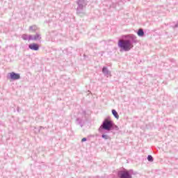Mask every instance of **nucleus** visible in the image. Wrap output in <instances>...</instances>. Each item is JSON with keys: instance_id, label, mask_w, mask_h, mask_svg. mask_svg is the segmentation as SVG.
<instances>
[{"instance_id": "f257e3e1", "label": "nucleus", "mask_w": 178, "mask_h": 178, "mask_svg": "<svg viewBox=\"0 0 178 178\" xmlns=\"http://www.w3.org/2000/svg\"><path fill=\"white\" fill-rule=\"evenodd\" d=\"M118 47L124 51H130L133 48V44L130 40H120L118 42Z\"/></svg>"}, {"instance_id": "f03ea898", "label": "nucleus", "mask_w": 178, "mask_h": 178, "mask_svg": "<svg viewBox=\"0 0 178 178\" xmlns=\"http://www.w3.org/2000/svg\"><path fill=\"white\" fill-rule=\"evenodd\" d=\"M102 126L104 130L109 131L112 129V127H113V124L112 123L111 120H110L108 119H106L104 121L103 124Z\"/></svg>"}, {"instance_id": "7ed1b4c3", "label": "nucleus", "mask_w": 178, "mask_h": 178, "mask_svg": "<svg viewBox=\"0 0 178 178\" xmlns=\"http://www.w3.org/2000/svg\"><path fill=\"white\" fill-rule=\"evenodd\" d=\"M118 177L120 178H131V173L128 170H122L118 172Z\"/></svg>"}, {"instance_id": "20e7f679", "label": "nucleus", "mask_w": 178, "mask_h": 178, "mask_svg": "<svg viewBox=\"0 0 178 178\" xmlns=\"http://www.w3.org/2000/svg\"><path fill=\"white\" fill-rule=\"evenodd\" d=\"M10 76V79L11 80H19L20 79V74L15 73V72H10L8 74Z\"/></svg>"}, {"instance_id": "39448f33", "label": "nucleus", "mask_w": 178, "mask_h": 178, "mask_svg": "<svg viewBox=\"0 0 178 178\" xmlns=\"http://www.w3.org/2000/svg\"><path fill=\"white\" fill-rule=\"evenodd\" d=\"M29 47L33 51H38V49H40V46H38V44L35 43H32L29 44Z\"/></svg>"}, {"instance_id": "423d86ee", "label": "nucleus", "mask_w": 178, "mask_h": 178, "mask_svg": "<svg viewBox=\"0 0 178 178\" xmlns=\"http://www.w3.org/2000/svg\"><path fill=\"white\" fill-rule=\"evenodd\" d=\"M102 72L103 73H104V74H111V72H109V70H108V68L106 67H103Z\"/></svg>"}, {"instance_id": "0eeeda50", "label": "nucleus", "mask_w": 178, "mask_h": 178, "mask_svg": "<svg viewBox=\"0 0 178 178\" xmlns=\"http://www.w3.org/2000/svg\"><path fill=\"white\" fill-rule=\"evenodd\" d=\"M112 113L115 119H119V114L116 111V110H112Z\"/></svg>"}, {"instance_id": "6e6552de", "label": "nucleus", "mask_w": 178, "mask_h": 178, "mask_svg": "<svg viewBox=\"0 0 178 178\" xmlns=\"http://www.w3.org/2000/svg\"><path fill=\"white\" fill-rule=\"evenodd\" d=\"M138 35H139V37H143L144 35V31H143V29H139L138 31Z\"/></svg>"}, {"instance_id": "1a4fd4ad", "label": "nucleus", "mask_w": 178, "mask_h": 178, "mask_svg": "<svg viewBox=\"0 0 178 178\" xmlns=\"http://www.w3.org/2000/svg\"><path fill=\"white\" fill-rule=\"evenodd\" d=\"M147 161H149V162H152L154 161V158H152V156L149 155L147 156Z\"/></svg>"}, {"instance_id": "9d476101", "label": "nucleus", "mask_w": 178, "mask_h": 178, "mask_svg": "<svg viewBox=\"0 0 178 178\" xmlns=\"http://www.w3.org/2000/svg\"><path fill=\"white\" fill-rule=\"evenodd\" d=\"M102 138L105 140H108V136L107 135H102Z\"/></svg>"}, {"instance_id": "9b49d317", "label": "nucleus", "mask_w": 178, "mask_h": 178, "mask_svg": "<svg viewBox=\"0 0 178 178\" xmlns=\"http://www.w3.org/2000/svg\"><path fill=\"white\" fill-rule=\"evenodd\" d=\"M84 141H87V138H83L81 139L82 143H84Z\"/></svg>"}]
</instances>
